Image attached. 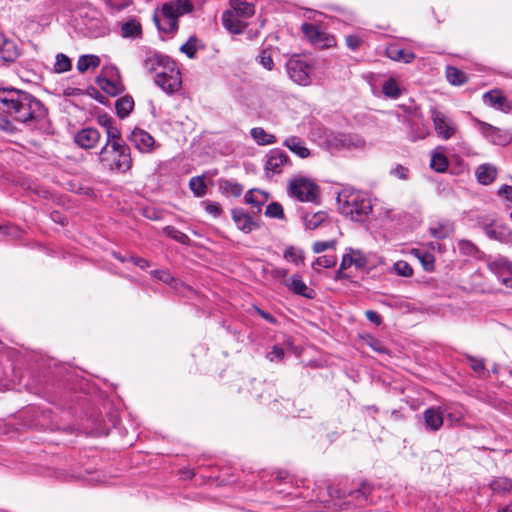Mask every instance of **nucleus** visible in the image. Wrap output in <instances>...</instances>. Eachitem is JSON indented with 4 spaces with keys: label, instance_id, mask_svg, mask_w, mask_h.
<instances>
[{
    "label": "nucleus",
    "instance_id": "obj_1",
    "mask_svg": "<svg viewBox=\"0 0 512 512\" xmlns=\"http://www.w3.org/2000/svg\"><path fill=\"white\" fill-rule=\"evenodd\" d=\"M0 129L12 132V121L21 123L34 129L44 121L48 115L45 105L33 94L16 89L0 88Z\"/></svg>",
    "mask_w": 512,
    "mask_h": 512
},
{
    "label": "nucleus",
    "instance_id": "obj_2",
    "mask_svg": "<svg viewBox=\"0 0 512 512\" xmlns=\"http://www.w3.org/2000/svg\"><path fill=\"white\" fill-rule=\"evenodd\" d=\"M142 65L154 74L155 84L167 94L178 92L182 86V77L177 64L167 55L157 51L146 52Z\"/></svg>",
    "mask_w": 512,
    "mask_h": 512
},
{
    "label": "nucleus",
    "instance_id": "obj_3",
    "mask_svg": "<svg viewBox=\"0 0 512 512\" xmlns=\"http://www.w3.org/2000/svg\"><path fill=\"white\" fill-rule=\"evenodd\" d=\"M193 3L190 0H172L162 5L154 14V22L162 33H175L178 30V19L192 12Z\"/></svg>",
    "mask_w": 512,
    "mask_h": 512
},
{
    "label": "nucleus",
    "instance_id": "obj_4",
    "mask_svg": "<svg viewBox=\"0 0 512 512\" xmlns=\"http://www.w3.org/2000/svg\"><path fill=\"white\" fill-rule=\"evenodd\" d=\"M98 161L102 170L107 172L125 173L132 167L133 160L128 145H104L98 153Z\"/></svg>",
    "mask_w": 512,
    "mask_h": 512
},
{
    "label": "nucleus",
    "instance_id": "obj_5",
    "mask_svg": "<svg viewBox=\"0 0 512 512\" xmlns=\"http://www.w3.org/2000/svg\"><path fill=\"white\" fill-rule=\"evenodd\" d=\"M338 204L341 214L350 217L353 221H361L372 209L370 200L356 191L340 193Z\"/></svg>",
    "mask_w": 512,
    "mask_h": 512
},
{
    "label": "nucleus",
    "instance_id": "obj_6",
    "mask_svg": "<svg viewBox=\"0 0 512 512\" xmlns=\"http://www.w3.org/2000/svg\"><path fill=\"white\" fill-rule=\"evenodd\" d=\"M287 194L300 202H317L320 194L316 182L304 175H294L287 181Z\"/></svg>",
    "mask_w": 512,
    "mask_h": 512
},
{
    "label": "nucleus",
    "instance_id": "obj_7",
    "mask_svg": "<svg viewBox=\"0 0 512 512\" xmlns=\"http://www.w3.org/2000/svg\"><path fill=\"white\" fill-rule=\"evenodd\" d=\"M430 118L437 137L442 140H449L458 132L456 122L435 107L430 109Z\"/></svg>",
    "mask_w": 512,
    "mask_h": 512
},
{
    "label": "nucleus",
    "instance_id": "obj_8",
    "mask_svg": "<svg viewBox=\"0 0 512 512\" xmlns=\"http://www.w3.org/2000/svg\"><path fill=\"white\" fill-rule=\"evenodd\" d=\"M325 143L327 147L334 149L362 148L365 141L357 134L325 131Z\"/></svg>",
    "mask_w": 512,
    "mask_h": 512
},
{
    "label": "nucleus",
    "instance_id": "obj_9",
    "mask_svg": "<svg viewBox=\"0 0 512 512\" xmlns=\"http://www.w3.org/2000/svg\"><path fill=\"white\" fill-rule=\"evenodd\" d=\"M286 69L289 77L297 84H310L312 67L300 56H292L286 63Z\"/></svg>",
    "mask_w": 512,
    "mask_h": 512
},
{
    "label": "nucleus",
    "instance_id": "obj_10",
    "mask_svg": "<svg viewBox=\"0 0 512 512\" xmlns=\"http://www.w3.org/2000/svg\"><path fill=\"white\" fill-rule=\"evenodd\" d=\"M475 122L483 137L491 143L501 146H505L510 143L512 136L507 130L492 126L491 124L480 120H475Z\"/></svg>",
    "mask_w": 512,
    "mask_h": 512
},
{
    "label": "nucleus",
    "instance_id": "obj_11",
    "mask_svg": "<svg viewBox=\"0 0 512 512\" xmlns=\"http://www.w3.org/2000/svg\"><path fill=\"white\" fill-rule=\"evenodd\" d=\"M290 163L288 155L279 149L271 150L265 159L264 172L268 178L280 174L283 167Z\"/></svg>",
    "mask_w": 512,
    "mask_h": 512
},
{
    "label": "nucleus",
    "instance_id": "obj_12",
    "mask_svg": "<svg viewBox=\"0 0 512 512\" xmlns=\"http://www.w3.org/2000/svg\"><path fill=\"white\" fill-rule=\"evenodd\" d=\"M19 56L20 51L15 41L0 29V65L14 62Z\"/></svg>",
    "mask_w": 512,
    "mask_h": 512
},
{
    "label": "nucleus",
    "instance_id": "obj_13",
    "mask_svg": "<svg viewBox=\"0 0 512 512\" xmlns=\"http://www.w3.org/2000/svg\"><path fill=\"white\" fill-rule=\"evenodd\" d=\"M222 24L231 34L244 33L248 26L247 19L234 11L226 10L222 14Z\"/></svg>",
    "mask_w": 512,
    "mask_h": 512
},
{
    "label": "nucleus",
    "instance_id": "obj_14",
    "mask_svg": "<svg viewBox=\"0 0 512 512\" xmlns=\"http://www.w3.org/2000/svg\"><path fill=\"white\" fill-rule=\"evenodd\" d=\"M128 139L141 153L151 152L155 144L154 138L148 132L139 128H135Z\"/></svg>",
    "mask_w": 512,
    "mask_h": 512
},
{
    "label": "nucleus",
    "instance_id": "obj_15",
    "mask_svg": "<svg viewBox=\"0 0 512 512\" xmlns=\"http://www.w3.org/2000/svg\"><path fill=\"white\" fill-rule=\"evenodd\" d=\"M101 134L96 128H83L74 137L75 143L83 149H92L100 141Z\"/></svg>",
    "mask_w": 512,
    "mask_h": 512
},
{
    "label": "nucleus",
    "instance_id": "obj_16",
    "mask_svg": "<svg viewBox=\"0 0 512 512\" xmlns=\"http://www.w3.org/2000/svg\"><path fill=\"white\" fill-rule=\"evenodd\" d=\"M285 285L294 294L313 299L315 297V291L307 286L300 275L294 274L285 280Z\"/></svg>",
    "mask_w": 512,
    "mask_h": 512
},
{
    "label": "nucleus",
    "instance_id": "obj_17",
    "mask_svg": "<svg viewBox=\"0 0 512 512\" xmlns=\"http://www.w3.org/2000/svg\"><path fill=\"white\" fill-rule=\"evenodd\" d=\"M454 232V223L448 219H439L431 223L429 234L435 239H445Z\"/></svg>",
    "mask_w": 512,
    "mask_h": 512
},
{
    "label": "nucleus",
    "instance_id": "obj_18",
    "mask_svg": "<svg viewBox=\"0 0 512 512\" xmlns=\"http://www.w3.org/2000/svg\"><path fill=\"white\" fill-rule=\"evenodd\" d=\"M423 418L425 426L430 431H437L443 425V412L440 408L431 407L424 411Z\"/></svg>",
    "mask_w": 512,
    "mask_h": 512
},
{
    "label": "nucleus",
    "instance_id": "obj_19",
    "mask_svg": "<svg viewBox=\"0 0 512 512\" xmlns=\"http://www.w3.org/2000/svg\"><path fill=\"white\" fill-rule=\"evenodd\" d=\"M475 176L480 184L489 185L497 177V168L489 163L482 164L476 169Z\"/></svg>",
    "mask_w": 512,
    "mask_h": 512
},
{
    "label": "nucleus",
    "instance_id": "obj_20",
    "mask_svg": "<svg viewBox=\"0 0 512 512\" xmlns=\"http://www.w3.org/2000/svg\"><path fill=\"white\" fill-rule=\"evenodd\" d=\"M233 220L241 231L249 233L253 230L255 223L251 216L246 213L243 209H234L232 211Z\"/></svg>",
    "mask_w": 512,
    "mask_h": 512
},
{
    "label": "nucleus",
    "instance_id": "obj_21",
    "mask_svg": "<svg viewBox=\"0 0 512 512\" xmlns=\"http://www.w3.org/2000/svg\"><path fill=\"white\" fill-rule=\"evenodd\" d=\"M284 146H286L292 153L299 156L300 158H307L310 156L309 149L305 146V142L297 137V136H291L288 137L284 141Z\"/></svg>",
    "mask_w": 512,
    "mask_h": 512
},
{
    "label": "nucleus",
    "instance_id": "obj_22",
    "mask_svg": "<svg viewBox=\"0 0 512 512\" xmlns=\"http://www.w3.org/2000/svg\"><path fill=\"white\" fill-rule=\"evenodd\" d=\"M484 102L496 109L508 111L509 106L506 105V98L498 90H492L484 94Z\"/></svg>",
    "mask_w": 512,
    "mask_h": 512
},
{
    "label": "nucleus",
    "instance_id": "obj_23",
    "mask_svg": "<svg viewBox=\"0 0 512 512\" xmlns=\"http://www.w3.org/2000/svg\"><path fill=\"white\" fill-rule=\"evenodd\" d=\"M303 220L306 229L315 230L328 223V215L324 211H318L316 213L306 214Z\"/></svg>",
    "mask_w": 512,
    "mask_h": 512
},
{
    "label": "nucleus",
    "instance_id": "obj_24",
    "mask_svg": "<svg viewBox=\"0 0 512 512\" xmlns=\"http://www.w3.org/2000/svg\"><path fill=\"white\" fill-rule=\"evenodd\" d=\"M386 55L394 61L410 63L414 60L415 54L411 51L400 49L397 45H391L386 49Z\"/></svg>",
    "mask_w": 512,
    "mask_h": 512
},
{
    "label": "nucleus",
    "instance_id": "obj_25",
    "mask_svg": "<svg viewBox=\"0 0 512 512\" xmlns=\"http://www.w3.org/2000/svg\"><path fill=\"white\" fill-rule=\"evenodd\" d=\"M230 7L229 11H234L246 19L251 18L255 13L254 5L244 0H230Z\"/></svg>",
    "mask_w": 512,
    "mask_h": 512
},
{
    "label": "nucleus",
    "instance_id": "obj_26",
    "mask_svg": "<svg viewBox=\"0 0 512 512\" xmlns=\"http://www.w3.org/2000/svg\"><path fill=\"white\" fill-rule=\"evenodd\" d=\"M218 187L220 192L228 197H238L243 192V187L233 180L220 179L218 181Z\"/></svg>",
    "mask_w": 512,
    "mask_h": 512
},
{
    "label": "nucleus",
    "instance_id": "obj_27",
    "mask_svg": "<svg viewBox=\"0 0 512 512\" xmlns=\"http://www.w3.org/2000/svg\"><path fill=\"white\" fill-rule=\"evenodd\" d=\"M142 34L141 24L135 20H129L121 26V36L123 38H139Z\"/></svg>",
    "mask_w": 512,
    "mask_h": 512
},
{
    "label": "nucleus",
    "instance_id": "obj_28",
    "mask_svg": "<svg viewBox=\"0 0 512 512\" xmlns=\"http://www.w3.org/2000/svg\"><path fill=\"white\" fill-rule=\"evenodd\" d=\"M206 174L194 176L189 180V188L195 197L201 198L207 194Z\"/></svg>",
    "mask_w": 512,
    "mask_h": 512
},
{
    "label": "nucleus",
    "instance_id": "obj_29",
    "mask_svg": "<svg viewBox=\"0 0 512 512\" xmlns=\"http://www.w3.org/2000/svg\"><path fill=\"white\" fill-rule=\"evenodd\" d=\"M134 107V101L130 96H124L116 101L115 108L120 118L127 117Z\"/></svg>",
    "mask_w": 512,
    "mask_h": 512
},
{
    "label": "nucleus",
    "instance_id": "obj_30",
    "mask_svg": "<svg viewBox=\"0 0 512 512\" xmlns=\"http://www.w3.org/2000/svg\"><path fill=\"white\" fill-rule=\"evenodd\" d=\"M100 59L95 55H83L77 61V69L80 73H84L89 69L97 68Z\"/></svg>",
    "mask_w": 512,
    "mask_h": 512
},
{
    "label": "nucleus",
    "instance_id": "obj_31",
    "mask_svg": "<svg viewBox=\"0 0 512 512\" xmlns=\"http://www.w3.org/2000/svg\"><path fill=\"white\" fill-rule=\"evenodd\" d=\"M446 77L452 85L460 86L467 81L466 74L456 67H447Z\"/></svg>",
    "mask_w": 512,
    "mask_h": 512
},
{
    "label": "nucleus",
    "instance_id": "obj_32",
    "mask_svg": "<svg viewBox=\"0 0 512 512\" xmlns=\"http://www.w3.org/2000/svg\"><path fill=\"white\" fill-rule=\"evenodd\" d=\"M264 215L270 219L285 220L284 209L279 202L269 203L265 208Z\"/></svg>",
    "mask_w": 512,
    "mask_h": 512
},
{
    "label": "nucleus",
    "instance_id": "obj_33",
    "mask_svg": "<svg viewBox=\"0 0 512 512\" xmlns=\"http://www.w3.org/2000/svg\"><path fill=\"white\" fill-rule=\"evenodd\" d=\"M382 91L385 96L396 99L401 95V89L394 78H389L383 84Z\"/></svg>",
    "mask_w": 512,
    "mask_h": 512
},
{
    "label": "nucleus",
    "instance_id": "obj_34",
    "mask_svg": "<svg viewBox=\"0 0 512 512\" xmlns=\"http://www.w3.org/2000/svg\"><path fill=\"white\" fill-rule=\"evenodd\" d=\"M72 63L70 58L64 53H58L55 58L54 72L65 73L71 70Z\"/></svg>",
    "mask_w": 512,
    "mask_h": 512
},
{
    "label": "nucleus",
    "instance_id": "obj_35",
    "mask_svg": "<svg viewBox=\"0 0 512 512\" xmlns=\"http://www.w3.org/2000/svg\"><path fill=\"white\" fill-rule=\"evenodd\" d=\"M430 166L436 172H444L448 167L447 157L442 153H433Z\"/></svg>",
    "mask_w": 512,
    "mask_h": 512
},
{
    "label": "nucleus",
    "instance_id": "obj_36",
    "mask_svg": "<svg viewBox=\"0 0 512 512\" xmlns=\"http://www.w3.org/2000/svg\"><path fill=\"white\" fill-rule=\"evenodd\" d=\"M100 86L106 93L110 95H117L123 90L122 84L120 82L110 79L100 80Z\"/></svg>",
    "mask_w": 512,
    "mask_h": 512
},
{
    "label": "nucleus",
    "instance_id": "obj_37",
    "mask_svg": "<svg viewBox=\"0 0 512 512\" xmlns=\"http://www.w3.org/2000/svg\"><path fill=\"white\" fill-rule=\"evenodd\" d=\"M106 133H107V139H106L105 145H109V144L113 145L114 143L120 144V145H127L121 138V133L117 127L112 126V125L107 126Z\"/></svg>",
    "mask_w": 512,
    "mask_h": 512
},
{
    "label": "nucleus",
    "instance_id": "obj_38",
    "mask_svg": "<svg viewBox=\"0 0 512 512\" xmlns=\"http://www.w3.org/2000/svg\"><path fill=\"white\" fill-rule=\"evenodd\" d=\"M275 55H278V51L276 49L263 50L260 55L261 65L267 70H272L274 65L273 58Z\"/></svg>",
    "mask_w": 512,
    "mask_h": 512
},
{
    "label": "nucleus",
    "instance_id": "obj_39",
    "mask_svg": "<svg viewBox=\"0 0 512 512\" xmlns=\"http://www.w3.org/2000/svg\"><path fill=\"white\" fill-rule=\"evenodd\" d=\"M302 32L309 39V41L314 44L322 31L319 29V27L313 24L304 23L302 25Z\"/></svg>",
    "mask_w": 512,
    "mask_h": 512
},
{
    "label": "nucleus",
    "instance_id": "obj_40",
    "mask_svg": "<svg viewBox=\"0 0 512 512\" xmlns=\"http://www.w3.org/2000/svg\"><path fill=\"white\" fill-rule=\"evenodd\" d=\"M284 258L289 261L293 262L295 264H298L299 262H302L304 260L303 252L299 249H296L294 247H290L285 250L284 252Z\"/></svg>",
    "mask_w": 512,
    "mask_h": 512
},
{
    "label": "nucleus",
    "instance_id": "obj_41",
    "mask_svg": "<svg viewBox=\"0 0 512 512\" xmlns=\"http://www.w3.org/2000/svg\"><path fill=\"white\" fill-rule=\"evenodd\" d=\"M196 42V36H191L188 41L180 47V51L186 54L189 58H194L197 51Z\"/></svg>",
    "mask_w": 512,
    "mask_h": 512
},
{
    "label": "nucleus",
    "instance_id": "obj_42",
    "mask_svg": "<svg viewBox=\"0 0 512 512\" xmlns=\"http://www.w3.org/2000/svg\"><path fill=\"white\" fill-rule=\"evenodd\" d=\"M165 232L169 237L181 244H186L189 241V237L185 233L177 230L175 227L167 226L165 228Z\"/></svg>",
    "mask_w": 512,
    "mask_h": 512
},
{
    "label": "nucleus",
    "instance_id": "obj_43",
    "mask_svg": "<svg viewBox=\"0 0 512 512\" xmlns=\"http://www.w3.org/2000/svg\"><path fill=\"white\" fill-rule=\"evenodd\" d=\"M201 205L204 206L205 211L212 215L214 218L220 217L222 208L219 203L205 200L201 202Z\"/></svg>",
    "mask_w": 512,
    "mask_h": 512
},
{
    "label": "nucleus",
    "instance_id": "obj_44",
    "mask_svg": "<svg viewBox=\"0 0 512 512\" xmlns=\"http://www.w3.org/2000/svg\"><path fill=\"white\" fill-rule=\"evenodd\" d=\"M336 41L335 38L325 32H321L320 36L314 43V45L320 47V48H330L335 45Z\"/></svg>",
    "mask_w": 512,
    "mask_h": 512
},
{
    "label": "nucleus",
    "instance_id": "obj_45",
    "mask_svg": "<svg viewBox=\"0 0 512 512\" xmlns=\"http://www.w3.org/2000/svg\"><path fill=\"white\" fill-rule=\"evenodd\" d=\"M393 268L399 276L410 277L413 274L411 266L405 261H397Z\"/></svg>",
    "mask_w": 512,
    "mask_h": 512
},
{
    "label": "nucleus",
    "instance_id": "obj_46",
    "mask_svg": "<svg viewBox=\"0 0 512 512\" xmlns=\"http://www.w3.org/2000/svg\"><path fill=\"white\" fill-rule=\"evenodd\" d=\"M336 257L325 255L320 256L316 258V260L312 263V267L315 269L316 266L324 267V268H330L333 267L336 264Z\"/></svg>",
    "mask_w": 512,
    "mask_h": 512
},
{
    "label": "nucleus",
    "instance_id": "obj_47",
    "mask_svg": "<svg viewBox=\"0 0 512 512\" xmlns=\"http://www.w3.org/2000/svg\"><path fill=\"white\" fill-rule=\"evenodd\" d=\"M336 244V240L316 241L312 246V250L314 253L319 254L328 249H334L336 247Z\"/></svg>",
    "mask_w": 512,
    "mask_h": 512
},
{
    "label": "nucleus",
    "instance_id": "obj_48",
    "mask_svg": "<svg viewBox=\"0 0 512 512\" xmlns=\"http://www.w3.org/2000/svg\"><path fill=\"white\" fill-rule=\"evenodd\" d=\"M459 250L468 256H474L478 253V248L468 240H461L458 242Z\"/></svg>",
    "mask_w": 512,
    "mask_h": 512
},
{
    "label": "nucleus",
    "instance_id": "obj_49",
    "mask_svg": "<svg viewBox=\"0 0 512 512\" xmlns=\"http://www.w3.org/2000/svg\"><path fill=\"white\" fill-rule=\"evenodd\" d=\"M417 257L419 258L420 262L422 263L424 269L426 271H432L434 268V257L429 253H420L419 251L416 252Z\"/></svg>",
    "mask_w": 512,
    "mask_h": 512
},
{
    "label": "nucleus",
    "instance_id": "obj_50",
    "mask_svg": "<svg viewBox=\"0 0 512 512\" xmlns=\"http://www.w3.org/2000/svg\"><path fill=\"white\" fill-rule=\"evenodd\" d=\"M350 255L352 258V264L358 268H363L367 264L366 257L358 250L350 249Z\"/></svg>",
    "mask_w": 512,
    "mask_h": 512
},
{
    "label": "nucleus",
    "instance_id": "obj_51",
    "mask_svg": "<svg viewBox=\"0 0 512 512\" xmlns=\"http://www.w3.org/2000/svg\"><path fill=\"white\" fill-rule=\"evenodd\" d=\"M276 142V137L258 128V145H269Z\"/></svg>",
    "mask_w": 512,
    "mask_h": 512
},
{
    "label": "nucleus",
    "instance_id": "obj_52",
    "mask_svg": "<svg viewBox=\"0 0 512 512\" xmlns=\"http://www.w3.org/2000/svg\"><path fill=\"white\" fill-rule=\"evenodd\" d=\"M507 266L505 259H498L488 264L491 272L495 273L500 277L501 270Z\"/></svg>",
    "mask_w": 512,
    "mask_h": 512
},
{
    "label": "nucleus",
    "instance_id": "obj_53",
    "mask_svg": "<svg viewBox=\"0 0 512 512\" xmlns=\"http://www.w3.org/2000/svg\"><path fill=\"white\" fill-rule=\"evenodd\" d=\"M284 356V350L278 346H274L273 349L267 353L266 358L271 362L281 361Z\"/></svg>",
    "mask_w": 512,
    "mask_h": 512
},
{
    "label": "nucleus",
    "instance_id": "obj_54",
    "mask_svg": "<svg viewBox=\"0 0 512 512\" xmlns=\"http://www.w3.org/2000/svg\"><path fill=\"white\" fill-rule=\"evenodd\" d=\"M152 274L159 279L160 281L170 284L173 281L172 275L165 270H155L152 272Z\"/></svg>",
    "mask_w": 512,
    "mask_h": 512
},
{
    "label": "nucleus",
    "instance_id": "obj_55",
    "mask_svg": "<svg viewBox=\"0 0 512 512\" xmlns=\"http://www.w3.org/2000/svg\"><path fill=\"white\" fill-rule=\"evenodd\" d=\"M362 43V40L356 35H349L346 37V44L351 50H357Z\"/></svg>",
    "mask_w": 512,
    "mask_h": 512
},
{
    "label": "nucleus",
    "instance_id": "obj_56",
    "mask_svg": "<svg viewBox=\"0 0 512 512\" xmlns=\"http://www.w3.org/2000/svg\"><path fill=\"white\" fill-rule=\"evenodd\" d=\"M470 366L475 372H484L485 365L482 359L469 357Z\"/></svg>",
    "mask_w": 512,
    "mask_h": 512
},
{
    "label": "nucleus",
    "instance_id": "obj_57",
    "mask_svg": "<svg viewBox=\"0 0 512 512\" xmlns=\"http://www.w3.org/2000/svg\"><path fill=\"white\" fill-rule=\"evenodd\" d=\"M129 260L136 266H138L141 269H146L150 266L148 260L136 256H130Z\"/></svg>",
    "mask_w": 512,
    "mask_h": 512
},
{
    "label": "nucleus",
    "instance_id": "obj_58",
    "mask_svg": "<svg viewBox=\"0 0 512 512\" xmlns=\"http://www.w3.org/2000/svg\"><path fill=\"white\" fill-rule=\"evenodd\" d=\"M365 314H366L367 319L370 322L374 323L375 325L381 324L382 318L377 312H375L373 310H367Z\"/></svg>",
    "mask_w": 512,
    "mask_h": 512
},
{
    "label": "nucleus",
    "instance_id": "obj_59",
    "mask_svg": "<svg viewBox=\"0 0 512 512\" xmlns=\"http://www.w3.org/2000/svg\"><path fill=\"white\" fill-rule=\"evenodd\" d=\"M499 195L504 196L509 202L512 203V186L504 185L499 190Z\"/></svg>",
    "mask_w": 512,
    "mask_h": 512
},
{
    "label": "nucleus",
    "instance_id": "obj_60",
    "mask_svg": "<svg viewBox=\"0 0 512 512\" xmlns=\"http://www.w3.org/2000/svg\"><path fill=\"white\" fill-rule=\"evenodd\" d=\"M353 264H352V258H351V255L350 253H347L343 256L342 258V261H341V264H340V271L342 270H346L348 269L349 267H351Z\"/></svg>",
    "mask_w": 512,
    "mask_h": 512
},
{
    "label": "nucleus",
    "instance_id": "obj_61",
    "mask_svg": "<svg viewBox=\"0 0 512 512\" xmlns=\"http://www.w3.org/2000/svg\"><path fill=\"white\" fill-rule=\"evenodd\" d=\"M485 232H486V235L491 238V239H495V240H502L501 238V233L499 231H497V229L495 228H492V227H487L485 229Z\"/></svg>",
    "mask_w": 512,
    "mask_h": 512
},
{
    "label": "nucleus",
    "instance_id": "obj_62",
    "mask_svg": "<svg viewBox=\"0 0 512 512\" xmlns=\"http://www.w3.org/2000/svg\"><path fill=\"white\" fill-rule=\"evenodd\" d=\"M258 316L263 318L268 323L276 324V319H275V317L273 315H271V314H269L267 312H264V311L260 310L259 308H258Z\"/></svg>",
    "mask_w": 512,
    "mask_h": 512
},
{
    "label": "nucleus",
    "instance_id": "obj_63",
    "mask_svg": "<svg viewBox=\"0 0 512 512\" xmlns=\"http://www.w3.org/2000/svg\"><path fill=\"white\" fill-rule=\"evenodd\" d=\"M394 173L396 176H398L400 179H407L408 177V169L404 168L402 166H398L394 169Z\"/></svg>",
    "mask_w": 512,
    "mask_h": 512
},
{
    "label": "nucleus",
    "instance_id": "obj_64",
    "mask_svg": "<svg viewBox=\"0 0 512 512\" xmlns=\"http://www.w3.org/2000/svg\"><path fill=\"white\" fill-rule=\"evenodd\" d=\"M254 193H255V189H250L246 195H245V199H246V202L249 203V204H254L256 203V200L254 198Z\"/></svg>",
    "mask_w": 512,
    "mask_h": 512
}]
</instances>
